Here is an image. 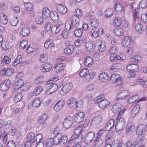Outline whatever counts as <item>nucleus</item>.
<instances>
[{"label": "nucleus", "mask_w": 147, "mask_h": 147, "mask_svg": "<svg viewBox=\"0 0 147 147\" xmlns=\"http://www.w3.org/2000/svg\"><path fill=\"white\" fill-rule=\"evenodd\" d=\"M84 128L83 125L81 124L75 129L74 135L71 137L70 140L68 142L69 144H75L72 147H85V146L82 145L83 142H81L83 136L82 134L78 135L82 132Z\"/></svg>", "instance_id": "nucleus-1"}, {"label": "nucleus", "mask_w": 147, "mask_h": 147, "mask_svg": "<svg viewBox=\"0 0 147 147\" xmlns=\"http://www.w3.org/2000/svg\"><path fill=\"white\" fill-rule=\"evenodd\" d=\"M126 111L125 109L120 111L119 112L117 120L115 126V131L118 132L120 131L123 129L125 127V122L124 119L122 116Z\"/></svg>", "instance_id": "nucleus-2"}, {"label": "nucleus", "mask_w": 147, "mask_h": 147, "mask_svg": "<svg viewBox=\"0 0 147 147\" xmlns=\"http://www.w3.org/2000/svg\"><path fill=\"white\" fill-rule=\"evenodd\" d=\"M54 144L57 145L59 144H64L66 143L68 140L67 137L63 136L62 134H57L54 138Z\"/></svg>", "instance_id": "nucleus-3"}, {"label": "nucleus", "mask_w": 147, "mask_h": 147, "mask_svg": "<svg viewBox=\"0 0 147 147\" xmlns=\"http://www.w3.org/2000/svg\"><path fill=\"white\" fill-rule=\"evenodd\" d=\"M73 87L72 84L68 83L64 85L59 92V94L62 96H64L69 92L72 90Z\"/></svg>", "instance_id": "nucleus-4"}, {"label": "nucleus", "mask_w": 147, "mask_h": 147, "mask_svg": "<svg viewBox=\"0 0 147 147\" xmlns=\"http://www.w3.org/2000/svg\"><path fill=\"white\" fill-rule=\"evenodd\" d=\"M103 30L102 28H93L90 32V35L93 38H95L103 34Z\"/></svg>", "instance_id": "nucleus-5"}, {"label": "nucleus", "mask_w": 147, "mask_h": 147, "mask_svg": "<svg viewBox=\"0 0 147 147\" xmlns=\"http://www.w3.org/2000/svg\"><path fill=\"white\" fill-rule=\"evenodd\" d=\"M73 119L72 117L68 116L64 119L63 122V126L66 129L70 128L73 123Z\"/></svg>", "instance_id": "nucleus-6"}, {"label": "nucleus", "mask_w": 147, "mask_h": 147, "mask_svg": "<svg viewBox=\"0 0 147 147\" xmlns=\"http://www.w3.org/2000/svg\"><path fill=\"white\" fill-rule=\"evenodd\" d=\"M130 94L129 92L127 90H123L117 95L116 100H120L126 99Z\"/></svg>", "instance_id": "nucleus-7"}, {"label": "nucleus", "mask_w": 147, "mask_h": 147, "mask_svg": "<svg viewBox=\"0 0 147 147\" xmlns=\"http://www.w3.org/2000/svg\"><path fill=\"white\" fill-rule=\"evenodd\" d=\"M10 80L7 79L2 82L0 85V88L1 90L5 91L7 90L10 86Z\"/></svg>", "instance_id": "nucleus-8"}, {"label": "nucleus", "mask_w": 147, "mask_h": 147, "mask_svg": "<svg viewBox=\"0 0 147 147\" xmlns=\"http://www.w3.org/2000/svg\"><path fill=\"white\" fill-rule=\"evenodd\" d=\"M140 141L139 142H135L132 143L131 141H129L125 144H123V146L125 147H143L144 146L141 144Z\"/></svg>", "instance_id": "nucleus-9"}, {"label": "nucleus", "mask_w": 147, "mask_h": 147, "mask_svg": "<svg viewBox=\"0 0 147 147\" xmlns=\"http://www.w3.org/2000/svg\"><path fill=\"white\" fill-rule=\"evenodd\" d=\"M114 2L115 3V9L116 13L117 15L121 14L123 11L122 6L118 3V0H114Z\"/></svg>", "instance_id": "nucleus-10"}, {"label": "nucleus", "mask_w": 147, "mask_h": 147, "mask_svg": "<svg viewBox=\"0 0 147 147\" xmlns=\"http://www.w3.org/2000/svg\"><path fill=\"white\" fill-rule=\"evenodd\" d=\"M71 22H72V27L74 28L79 27L81 24L80 18L75 16V15L72 16Z\"/></svg>", "instance_id": "nucleus-11"}, {"label": "nucleus", "mask_w": 147, "mask_h": 147, "mask_svg": "<svg viewBox=\"0 0 147 147\" xmlns=\"http://www.w3.org/2000/svg\"><path fill=\"white\" fill-rule=\"evenodd\" d=\"M52 69L51 64L49 63H46L42 65L40 67V70L43 72H48Z\"/></svg>", "instance_id": "nucleus-12"}, {"label": "nucleus", "mask_w": 147, "mask_h": 147, "mask_svg": "<svg viewBox=\"0 0 147 147\" xmlns=\"http://www.w3.org/2000/svg\"><path fill=\"white\" fill-rule=\"evenodd\" d=\"M85 114L83 112H79L74 116V120L77 123H80L84 119Z\"/></svg>", "instance_id": "nucleus-13"}, {"label": "nucleus", "mask_w": 147, "mask_h": 147, "mask_svg": "<svg viewBox=\"0 0 147 147\" xmlns=\"http://www.w3.org/2000/svg\"><path fill=\"white\" fill-rule=\"evenodd\" d=\"M94 136V132L91 131L88 133L85 136V142L86 143L91 142L93 140Z\"/></svg>", "instance_id": "nucleus-14"}, {"label": "nucleus", "mask_w": 147, "mask_h": 147, "mask_svg": "<svg viewBox=\"0 0 147 147\" xmlns=\"http://www.w3.org/2000/svg\"><path fill=\"white\" fill-rule=\"evenodd\" d=\"M139 66L138 65L134 64L127 65L126 67L127 70L130 71L133 73L137 71L139 69Z\"/></svg>", "instance_id": "nucleus-15"}, {"label": "nucleus", "mask_w": 147, "mask_h": 147, "mask_svg": "<svg viewBox=\"0 0 147 147\" xmlns=\"http://www.w3.org/2000/svg\"><path fill=\"white\" fill-rule=\"evenodd\" d=\"M51 82L52 80L48 81L47 82V85L49 89L54 93L57 90L58 86L56 84L52 83Z\"/></svg>", "instance_id": "nucleus-16"}, {"label": "nucleus", "mask_w": 147, "mask_h": 147, "mask_svg": "<svg viewBox=\"0 0 147 147\" xmlns=\"http://www.w3.org/2000/svg\"><path fill=\"white\" fill-rule=\"evenodd\" d=\"M56 8L59 12L63 14H65L67 10V7L65 5L61 4L57 5Z\"/></svg>", "instance_id": "nucleus-17"}, {"label": "nucleus", "mask_w": 147, "mask_h": 147, "mask_svg": "<svg viewBox=\"0 0 147 147\" xmlns=\"http://www.w3.org/2000/svg\"><path fill=\"white\" fill-rule=\"evenodd\" d=\"M98 103V106L100 109H104L110 105V102L108 100L104 99Z\"/></svg>", "instance_id": "nucleus-18"}, {"label": "nucleus", "mask_w": 147, "mask_h": 147, "mask_svg": "<svg viewBox=\"0 0 147 147\" xmlns=\"http://www.w3.org/2000/svg\"><path fill=\"white\" fill-rule=\"evenodd\" d=\"M23 81L21 80H20L16 82L13 87V89L15 90H22V85H23Z\"/></svg>", "instance_id": "nucleus-19"}, {"label": "nucleus", "mask_w": 147, "mask_h": 147, "mask_svg": "<svg viewBox=\"0 0 147 147\" xmlns=\"http://www.w3.org/2000/svg\"><path fill=\"white\" fill-rule=\"evenodd\" d=\"M140 105L139 104H136L133 108L131 113L132 118H134L138 114L140 109Z\"/></svg>", "instance_id": "nucleus-20"}, {"label": "nucleus", "mask_w": 147, "mask_h": 147, "mask_svg": "<svg viewBox=\"0 0 147 147\" xmlns=\"http://www.w3.org/2000/svg\"><path fill=\"white\" fill-rule=\"evenodd\" d=\"M94 60L92 57L89 56L86 57L84 60V63L85 65L87 67H91L93 64Z\"/></svg>", "instance_id": "nucleus-21"}, {"label": "nucleus", "mask_w": 147, "mask_h": 147, "mask_svg": "<svg viewBox=\"0 0 147 147\" xmlns=\"http://www.w3.org/2000/svg\"><path fill=\"white\" fill-rule=\"evenodd\" d=\"M131 42V39L128 36L125 37L122 40L121 44L122 46L126 47L129 46Z\"/></svg>", "instance_id": "nucleus-22"}, {"label": "nucleus", "mask_w": 147, "mask_h": 147, "mask_svg": "<svg viewBox=\"0 0 147 147\" xmlns=\"http://www.w3.org/2000/svg\"><path fill=\"white\" fill-rule=\"evenodd\" d=\"M77 99L74 97H72L69 99L67 102L68 106L71 108L74 107L76 109V104H77Z\"/></svg>", "instance_id": "nucleus-23"}, {"label": "nucleus", "mask_w": 147, "mask_h": 147, "mask_svg": "<svg viewBox=\"0 0 147 147\" xmlns=\"http://www.w3.org/2000/svg\"><path fill=\"white\" fill-rule=\"evenodd\" d=\"M109 78L108 74L106 72H104L100 74L99 78L101 82H105L107 81Z\"/></svg>", "instance_id": "nucleus-24"}, {"label": "nucleus", "mask_w": 147, "mask_h": 147, "mask_svg": "<svg viewBox=\"0 0 147 147\" xmlns=\"http://www.w3.org/2000/svg\"><path fill=\"white\" fill-rule=\"evenodd\" d=\"M146 126L143 124H140L138 125L136 131V133L138 135L142 134L145 130Z\"/></svg>", "instance_id": "nucleus-25"}, {"label": "nucleus", "mask_w": 147, "mask_h": 147, "mask_svg": "<svg viewBox=\"0 0 147 147\" xmlns=\"http://www.w3.org/2000/svg\"><path fill=\"white\" fill-rule=\"evenodd\" d=\"M98 49L101 52L105 51L106 49V44L105 43L102 41H99L98 42Z\"/></svg>", "instance_id": "nucleus-26"}, {"label": "nucleus", "mask_w": 147, "mask_h": 147, "mask_svg": "<svg viewBox=\"0 0 147 147\" xmlns=\"http://www.w3.org/2000/svg\"><path fill=\"white\" fill-rule=\"evenodd\" d=\"M122 106V104L121 103H117L113 105L112 109V111L113 113H116L121 109Z\"/></svg>", "instance_id": "nucleus-27"}, {"label": "nucleus", "mask_w": 147, "mask_h": 147, "mask_svg": "<svg viewBox=\"0 0 147 147\" xmlns=\"http://www.w3.org/2000/svg\"><path fill=\"white\" fill-rule=\"evenodd\" d=\"M13 72L14 70L12 68L4 69L1 71L2 74H4L8 76L11 75Z\"/></svg>", "instance_id": "nucleus-28"}, {"label": "nucleus", "mask_w": 147, "mask_h": 147, "mask_svg": "<svg viewBox=\"0 0 147 147\" xmlns=\"http://www.w3.org/2000/svg\"><path fill=\"white\" fill-rule=\"evenodd\" d=\"M50 17L51 20L54 22H56L59 20V16L56 11H51L50 13Z\"/></svg>", "instance_id": "nucleus-29"}, {"label": "nucleus", "mask_w": 147, "mask_h": 147, "mask_svg": "<svg viewBox=\"0 0 147 147\" xmlns=\"http://www.w3.org/2000/svg\"><path fill=\"white\" fill-rule=\"evenodd\" d=\"M115 121L114 119L110 120L107 123L105 128L107 130H110L112 129L115 123Z\"/></svg>", "instance_id": "nucleus-30"}, {"label": "nucleus", "mask_w": 147, "mask_h": 147, "mask_svg": "<svg viewBox=\"0 0 147 147\" xmlns=\"http://www.w3.org/2000/svg\"><path fill=\"white\" fill-rule=\"evenodd\" d=\"M102 117L100 115H98L94 117L92 120V122L94 124L98 125L102 121Z\"/></svg>", "instance_id": "nucleus-31"}, {"label": "nucleus", "mask_w": 147, "mask_h": 147, "mask_svg": "<svg viewBox=\"0 0 147 147\" xmlns=\"http://www.w3.org/2000/svg\"><path fill=\"white\" fill-rule=\"evenodd\" d=\"M93 44V42L92 41H88L86 43V47L88 51L90 52L93 51L94 48Z\"/></svg>", "instance_id": "nucleus-32"}, {"label": "nucleus", "mask_w": 147, "mask_h": 147, "mask_svg": "<svg viewBox=\"0 0 147 147\" xmlns=\"http://www.w3.org/2000/svg\"><path fill=\"white\" fill-rule=\"evenodd\" d=\"M30 30L27 26L23 28L20 31V33L22 36H28L30 33Z\"/></svg>", "instance_id": "nucleus-33"}, {"label": "nucleus", "mask_w": 147, "mask_h": 147, "mask_svg": "<svg viewBox=\"0 0 147 147\" xmlns=\"http://www.w3.org/2000/svg\"><path fill=\"white\" fill-rule=\"evenodd\" d=\"M0 22L3 24H5L8 22L7 17L4 13H0Z\"/></svg>", "instance_id": "nucleus-34"}, {"label": "nucleus", "mask_w": 147, "mask_h": 147, "mask_svg": "<svg viewBox=\"0 0 147 147\" xmlns=\"http://www.w3.org/2000/svg\"><path fill=\"white\" fill-rule=\"evenodd\" d=\"M96 73L94 72H91L88 73L85 77V80L87 82L90 81L94 77Z\"/></svg>", "instance_id": "nucleus-35"}, {"label": "nucleus", "mask_w": 147, "mask_h": 147, "mask_svg": "<svg viewBox=\"0 0 147 147\" xmlns=\"http://www.w3.org/2000/svg\"><path fill=\"white\" fill-rule=\"evenodd\" d=\"M65 67V65L64 64L60 63L57 65L54 69L56 73H59L60 71L63 70Z\"/></svg>", "instance_id": "nucleus-36"}, {"label": "nucleus", "mask_w": 147, "mask_h": 147, "mask_svg": "<svg viewBox=\"0 0 147 147\" xmlns=\"http://www.w3.org/2000/svg\"><path fill=\"white\" fill-rule=\"evenodd\" d=\"M114 32L115 34L118 36H121L124 34L123 29L120 28H115L114 30Z\"/></svg>", "instance_id": "nucleus-37"}, {"label": "nucleus", "mask_w": 147, "mask_h": 147, "mask_svg": "<svg viewBox=\"0 0 147 147\" xmlns=\"http://www.w3.org/2000/svg\"><path fill=\"white\" fill-rule=\"evenodd\" d=\"M135 126L131 123H129L127 125L126 131L127 134H130L134 128Z\"/></svg>", "instance_id": "nucleus-38"}, {"label": "nucleus", "mask_w": 147, "mask_h": 147, "mask_svg": "<svg viewBox=\"0 0 147 147\" xmlns=\"http://www.w3.org/2000/svg\"><path fill=\"white\" fill-rule=\"evenodd\" d=\"M50 15V11L48 8L45 7L44 8L42 11L43 18L44 19H47Z\"/></svg>", "instance_id": "nucleus-39"}, {"label": "nucleus", "mask_w": 147, "mask_h": 147, "mask_svg": "<svg viewBox=\"0 0 147 147\" xmlns=\"http://www.w3.org/2000/svg\"><path fill=\"white\" fill-rule=\"evenodd\" d=\"M74 51V47L72 45H70L65 49L64 53L65 54L70 55Z\"/></svg>", "instance_id": "nucleus-40"}, {"label": "nucleus", "mask_w": 147, "mask_h": 147, "mask_svg": "<svg viewBox=\"0 0 147 147\" xmlns=\"http://www.w3.org/2000/svg\"><path fill=\"white\" fill-rule=\"evenodd\" d=\"M22 56L20 55H18L16 57V60L13 62V65L16 66L19 64H20L21 65H23L24 63H22Z\"/></svg>", "instance_id": "nucleus-41"}, {"label": "nucleus", "mask_w": 147, "mask_h": 147, "mask_svg": "<svg viewBox=\"0 0 147 147\" xmlns=\"http://www.w3.org/2000/svg\"><path fill=\"white\" fill-rule=\"evenodd\" d=\"M143 26L141 23H139L136 24L135 28L137 32L139 33L142 34L144 32V30L142 29Z\"/></svg>", "instance_id": "nucleus-42"}, {"label": "nucleus", "mask_w": 147, "mask_h": 147, "mask_svg": "<svg viewBox=\"0 0 147 147\" xmlns=\"http://www.w3.org/2000/svg\"><path fill=\"white\" fill-rule=\"evenodd\" d=\"M122 67V65L120 63H115L113 64L109 68L110 70L119 69Z\"/></svg>", "instance_id": "nucleus-43"}, {"label": "nucleus", "mask_w": 147, "mask_h": 147, "mask_svg": "<svg viewBox=\"0 0 147 147\" xmlns=\"http://www.w3.org/2000/svg\"><path fill=\"white\" fill-rule=\"evenodd\" d=\"M43 88L41 86H38L36 87L33 91L34 96H37L40 94L42 91Z\"/></svg>", "instance_id": "nucleus-44"}, {"label": "nucleus", "mask_w": 147, "mask_h": 147, "mask_svg": "<svg viewBox=\"0 0 147 147\" xmlns=\"http://www.w3.org/2000/svg\"><path fill=\"white\" fill-rule=\"evenodd\" d=\"M46 146L47 147H51L53 144H54V140L52 138L48 139L46 141H45Z\"/></svg>", "instance_id": "nucleus-45"}, {"label": "nucleus", "mask_w": 147, "mask_h": 147, "mask_svg": "<svg viewBox=\"0 0 147 147\" xmlns=\"http://www.w3.org/2000/svg\"><path fill=\"white\" fill-rule=\"evenodd\" d=\"M121 78V77L119 74L117 73H115L111 76L110 77V79L113 82H114L115 81H116Z\"/></svg>", "instance_id": "nucleus-46"}, {"label": "nucleus", "mask_w": 147, "mask_h": 147, "mask_svg": "<svg viewBox=\"0 0 147 147\" xmlns=\"http://www.w3.org/2000/svg\"><path fill=\"white\" fill-rule=\"evenodd\" d=\"M35 135L34 133L31 132L30 133L28 136V140L32 142L35 143Z\"/></svg>", "instance_id": "nucleus-47"}, {"label": "nucleus", "mask_w": 147, "mask_h": 147, "mask_svg": "<svg viewBox=\"0 0 147 147\" xmlns=\"http://www.w3.org/2000/svg\"><path fill=\"white\" fill-rule=\"evenodd\" d=\"M41 102L40 98H36L35 99L32 104V106L33 107L37 108L40 105Z\"/></svg>", "instance_id": "nucleus-48"}, {"label": "nucleus", "mask_w": 147, "mask_h": 147, "mask_svg": "<svg viewBox=\"0 0 147 147\" xmlns=\"http://www.w3.org/2000/svg\"><path fill=\"white\" fill-rule=\"evenodd\" d=\"M113 146L114 147H122L123 146V144H121L119 141L116 140H114L112 143L111 147Z\"/></svg>", "instance_id": "nucleus-49"}, {"label": "nucleus", "mask_w": 147, "mask_h": 147, "mask_svg": "<svg viewBox=\"0 0 147 147\" xmlns=\"http://www.w3.org/2000/svg\"><path fill=\"white\" fill-rule=\"evenodd\" d=\"M121 20L120 18L117 17L114 19L113 24L115 26H119L121 25Z\"/></svg>", "instance_id": "nucleus-50"}, {"label": "nucleus", "mask_w": 147, "mask_h": 147, "mask_svg": "<svg viewBox=\"0 0 147 147\" xmlns=\"http://www.w3.org/2000/svg\"><path fill=\"white\" fill-rule=\"evenodd\" d=\"M18 19L17 17H13L10 21V24L13 26L17 25L18 22Z\"/></svg>", "instance_id": "nucleus-51"}, {"label": "nucleus", "mask_w": 147, "mask_h": 147, "mask_svg": "<svg viewBox=\"0 0 147 147\" xmlns=\"http://www.w3.org/2000/svg\"><path fill=\"white\" fill-rule=\"evenodd\" d=\"M113 11L111 9H108L105 12V16L107 18H109L112 16L113 14Z\"/></svg>", "instance_id": "nucleus-52"}, {"label": "nucleus", "mask_w": 147, "mask_h": 147, "mask_svg": "<svg viewBox=\"0 0 147 147\" xmlns=\"http://www.w3.org/2000/svg\"><path fill=\"white\" fill-rule=\"evenodd\" d=\"M44 78H45L44 76L38 77L34 81V83L35 84H39L44 81Z\"/></svg>", "instance_id": "nucleus-53"}, {"label": "nucleus", "mask_w": 147, "mask_h": 147, "mask_svg": "<svg viewBox=\"0 0 147 147\" xmlns=\"http://www.w3.org/2000/svg\"><path fill=\"white\" fill-rule=\"evenodd\" d=\"M24 5L25 9L27 11H31L33 8V5L31 3L28 2L27 3H25L24 4Z\"/></svg>", "instance_id": "nucleus-54"}, {"label": "nucleus", "mask_w": 147, "mask_h": 147, "mask_svg": "<svg viewBox=\"0 0 147 147\" xmlns=\"http://www.w3.org/2000/svg\"><path fill=\"white\" fill-rule=\"evenodd\" d=\"M45 47L46 49H48L50 47H53L54 45L52 43V41L51 40H47L44 44Z\"/></svg>", "instance_id": "nucleus-55"}, {"label": "nucleus", "mask_w": 147, "mask_h": 147, "mask_svg": "<svg viewBox=\"0 0 147 147\" xmlns=\"http://www.w3.org/2000/svg\"><path fill=\"white\" fill-rule=\"evenodd\" d=\"M48 55L46 54H42L40 57V61L41 63L46 62L48 59Z\"/></svg>", "instance_id": "nucleus-56"}, {"label": "nucleus", "mask_w": 147, "mask_h": 147, "mask_svg": "<svg viewBox=\"0 0 147 147\" xmlns=\"http://www.w3.org/2000/svg\"><path fill=\"white\" fill-rule=\"evenodd\" d=\"M65 27L66 29L69 31L71 29H73L74 27H72V22L69 20H67L65 23Z\"/></svg>", "instance_id": "nucleus-57"}, {"label": "nucleus", "mask_w": 147, "mask_h": 147, "mask_svg": "<svg viewBox=\"0 0 147 147\" xmlns=\"http://www.w3.org/2000/svg\"><path fill=\"white\" fill-rule=\"evenodd\" d=\"M104 98V95L103 94H101L94 98V102L95 103H98L100 101L104 100V99H103Z\"/></svg>", "instance_id": "nucleus-58"}, {"label": "nucleus", "mask_w": 147, "mask_h": 147, "mask_svg": "<svg viewBox=\"0 0 147 147\" xmlns=\"http://www.w3.org/2000/svg\"><path fill=\"white\" fill-rule=\"evenodd\" d=\"M83 31L81 28H78L74 31V34L76 36L78 37H80L82 34Z\"/></svg>", "instance_id": "nucleus-59"}, {"label": "nucleus", "mask_w": 147, "mask_h": 147, "mask_svg": "<svg viewBox=\"0 0 147 147\" xmlns=\"http://www.w3.org/2000/svg\"><path fill=\"white\" fill-rule=\"evenodd\" d=\"M60 129L59 127H57L51 129L50 131V133L52 134L55 135V136L57 134H61L60 133Z\"/></svg>", "instance_id": "nucleus-60"}, {"label": "nucleus", "mask_w": 147, "mask_h": 147, "mask_svg": "<svg viewBox=\"0 0 147 147\" xmlns=\"http://www.w3.org/2000/svg\"><path fill=\"white\" fill-rule=\"evenodd\" d=\"M89 73V70L87 69H83L80 72V75L82 77H85Z\"/></svg>", "instance_id": "nucleus-61"}, {"label": "nucleus", "mask_w": 147, "mask_h": 147, "mask_svg": "<svg viewBox=\"0 0 147 147\" xmlns=\"http://www.w3.org/2000/svg\"><path fill=\"white\" fill-rule=\"evenodd\" d=\"M51 30L52 33L53 34H56L59 32L61 29L59 27L55 25H54L51 28Z\"/></svg>", "instance_id": "nucleus-62"}, {"label": "nucleus", "mask_w": 147, "mask_h": 147, "mask_svg": "<svg viewBox=\"0 0 147 147\" xmlns=\"http://www.w3.org/2000/svg\"><path fill=\"white\" fill-rule=\"evenodd\" d=\"M8 7L6 3L4 2H2L0 3V10L3 11L7 10Z\"/></svg>", "instance_id": "nucleus-63"}, {"label": "nucleus", "mask_w": 147, "mask_h": 147, "mask_svg": "<svg viewBox=\"0 0 147 147\" xmlns=\"http://www.w3.org/2000/svg\"><path fill=\"white\" fill-rule=\"evenodd\" d=\"M11 61V59L9 58L7 56H4L3 59L1 60V64L2 65H4L5 63L7 64H9L10 63Z\"/></svg>", "instance_id": "nucleus-64"}]
</instances>
